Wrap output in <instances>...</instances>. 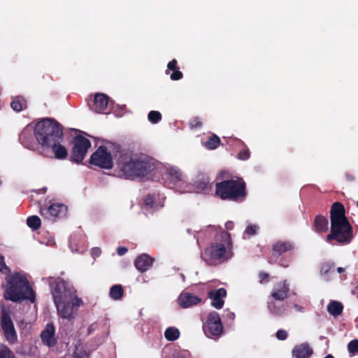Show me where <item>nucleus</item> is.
<instances>
[{"label":"nucleus","mask_w":358,"mask_h":358,"mask_svg":"<svg viewBox=\"0 0 358 358\" xmlns=\"http://www.w3.org/2000/svg\"><path fill=\"white\" fill-rule=\"evenodd\" d=\"M215 194L222 200L243 201L247 196L246 183L242 178L224 180L215 184Z\"/></svg>","instance_id":"39448f33"},{"label":"nucleus","mask_w":358,"mask_h":358,"mask_svg":"<svg viewBox=\"0 0 358 358\" xmlns=\"http://www.w3.org/2000/svg\"><path fill=\"white\" fill-rule=\"evenodd\" d=\"M294 244L289 241H278L272 245L271 255L275 258H278L282 255L293 250Z\"/></svg>","instance_id":"f3484780"},{"label":"nucleus","mask_w":358,"mask_h":358,"mask_svg":"<svg viewBox=\"0 0 358 358\" xmlns=\"http://www.w3.org/2000/svg\"><path fill=\"white\" fill-rule=\"evenodd\" d=\"M206 336L210 338L217 339L223 331V326L219 314L213 311L209 313L206 321L203 324Z\"/></svg>","instance_id":"1a4fd4ad"},{"label":"nucleus","mask_w":358,"mask_h":358,"mask_svg":"<svg viewBox=\"0 0 358 358\" xmlns=\"http://www.w3.org/2000/svg\"><path fill=\"white\" fill-rule=\"evenodd\" d=\"M12 99L13 101L10 103V107L13 110L20 112L27 108V100L24 96H16L15 97H12Z\"/></svg>","instance_id":"a878e982"},{"label":"nucleus","mask_w":358,"mask_h":358,"mask_svg":"<svg viewBox=\"0 0 358 358\" xmlns=\"http://www.w3.org/2000/svg\"><path fill=\"white\" fill-rule=\"evenodd\" d=\"M348 350L351 354H356L358 352V340H352L348 345Z\"/></svg>","instance_id":"ea45409f"},{"label":"nucleus","mask_w":358,"mask_h":358,"mask_svg":"<svg viewBox=\"0 0 358 358\" xmlns=\"http://www.w3.org/2000/svg\"><path fill=\"white\" fill-rule=\"evenodd\" d=\"M34 135L42 148L52 149L56 159L66 158L68 151L61 144L64 138L62 127L57 121L46 117L38 122L34 127Z\"/></svg>","instance_id":"f03ea898"},{"label":"nucleus","mask_w":358,"mask_h":358,"mask_svg":"<svg viewBox=\"0 0 358 358\" xmlns=\"http://www.w3.org/2000/svg\"><path fill=\"white\" fill-rule=\"evenodd\" d=\"M178 303L182 308H188L196 305L201 301V299L191 293H182L178 298Z\"/></svg>","instance_id":"aec40b11"},{"label":"nucleus","mask_w":358,"mask_h":358,"mask_svg":"<svg viewBox=\"0 0 358 358\" xmlns=\"http://www.w3.org/2000/svg\"><path fill=\"white\" fill-rule=\"evenodd\" d=\"M352 294L358 298V285L352 291Z\"/></svg>","instance_id":"6e6d98bb"},{"label":"nucleus","mask_w":358,"mask_h":358,"mask_svg":"<svg viewBox=\"0 0 358 358\" xmlns=\"http://www.w3.org/2000/svg\"><path fill=\"white\" fill-rule=\"evenodd\" d=\"M20 143L26 148L31 150H37L38 149V143L34 141L32 131L29 128H24L19 135Z\"/></svg>","instance_id":"2eb2a0df"},{"label":"nucleus","mask_w":358,"mask_h":358,"mask_svg":"<svg viewBox=\"0 0 358 358\" xmlns=\"http://www.w3.org/2000/svg\"><path fill=\"white\" fill-rule=\"evenodd\" d=\"M344 271H345V269H344L343 267H338V268H337V271H338V273H341L344 272Z\"/></svg>","instance_id":"4d7b16f0"},{"label":"nucleus","mask_w":358,"mask_h":358,"mask_svg":"<svg viewBox=\"0 0 358 358\" xmlns=\"http://www.w3.org/2000/svg\"><path fill=\"white\" fill-rule=\"evenodd\" d=\"M267 308L271 314L282 316L286 310L287 306L282 301L270 299L267 302Z\"/></svg>","instance_id":"4be33fe9"},{"label":"nucleus","mask_w":358,"mask_h":358,"mask_svg":"<svg viewBox=\"0 0 358 358\" xmlns=\"http://www.w3.org/2000/svg\"><path fill=\"white\" fill-rule=\"evenodd\" d=\"M226 296L227 290L223 287L208 292V297L212 300L211 305L216 309H221L223 307L224 303L223 298Z\"/></svg>","instance_id":"a211bd4d"},{"label":"nucleus","mask_w":358,"mask_h":358,"mask_svg":"<svg viewBox=\"0 0 358 358\" xmlns=\"http://www.w3.org/2000/svg\"><path fill=\"white\" fill-rule=\"evenodd\" d=\"M148 120L152 123L156 124L162 120V115L159 111L151 110L148 113Z\"/></svg>","instance_id":"e433bc0d"},{"label":"nucleus","mask_w":358,"mask_h":358,"mask_svg":"<svg viewBox=\"0 0 358 358\" xmlns=\"http://www.w3.org/2000/svg\"><path fill=\"white\" fill-rule=\"evenodd\" d=\"M335 264L331 262H325L322 264L320 268V273L322 275H327L334 271Z\"/></svg>","instance_id":"f704fd0d"},{"label":"nucleus","mask_w":358,"mask_h":358,"mask_svg":"<svg viewBox=\"0 0 358 358\" xmlns=\"http://www.w3.org/2000/svg\"><path fill=\"white\" fill-rule=\"evenodd\" d=\"M220 144V138L215 134L210 136L207 141L205 143V146L210 149H216Z\"/></svg>","instance_id":"473e14b6"},{"label":"nucleus","mask_w":358,"mask_h":358,"mask_svg":"<svg viewBox=\"0 0 358 358\" xmlns=\"http://www.w3.org/2000/svg\"><path fill=\"white\" fill-rule=\"evenodd\" d=\"M124 295V289L121 285H113L110 289L109 296L113 300H120Z\"/></svg>","instance_id":"c85d7f7f"},{"label":"nucleus","mask_w":358,"mask_h":358,"mask_svg":"<svg viewBox=\"0 0 358 358\" xmlns=\"http://www.w3.org/2000/svg\"><path fill=\"white\" fill-rule=\"evenodd\" d=\"M259 229V228L257 224L249 225L246 227L244 231V236H248V237L254 236L257 233Z\"/></svg>","instance_id":"58836bf2"},{"label":"nucleus","mask_w":358,"mask_h":358,"mask_svg":"<svg viewBox=\"0 0 358 358\" xmlns=\"http://www.w3.org/2000/svg\"><path fill=\"white\" fill-rule=\"evenodd\" d=\"M165 338L169 341H174L180 336V331L176 327H168L164 332Z\"/></svg>","instance_id":"2f4dec72"},{"label":"nucleus","mask_w":358,"mask_h":358,"mask_svg":"<svg viewBox=\"0 0 358 358\" xmlns=\"http://www.w3.org/2000/svg\"><path fill=\"white\" fill-rule=\"evenodd\" d=\"M71 143L73 148L71 150V160L79 164L83 162L88 150L90 148L91 142L87 138L81 135H77L73 138Z\"/></svg>","instance_id":"6e6552de"},{"label":"nucleus","mask_w":358,"mask_h":358,"mask_svg":"<svg viewBox=\"0 0 358 358\" xmlns=\"http://www.w3.org/2000/svg\"><path fill=\"white\" fill-rule=\"evenodd\" d=\"M345 177H346V179L350 182H352L355 180V176L349 173H347L345 174Z\"/></svg>","instance_id":"5fc2aeb1"},{"label":"nucleus","mask_w":358,"mask_h":358,"mask_svg":"<svg viewBox=\"0 0 358 358\" xmlns=\"http://www.w3.org/2000/svg\"><path fill=\"white\" fill-rule=\"evenodd\" d=\"M288 334L284 329H279L276 332V338L280 341H285L287 339Z\"/></svg>","instance_id":"de8ad7c7"},{"label":"nucleus","mask_w":358,"mask_h":358,"mask_svg":"<svg viewBox=\"0 0 358 358\" xmlns=\"http://www.w3.org/2000/svg\"><path fill=\"white\" fill-rule=\"evenodd\" d=\"M289 287L287 280H283L275 284L271 292V299L283 301L288 298Z\"/></svg>","instance_id":"4468645a"},{"label":"nucleus","mask_w":358,"mask_h":358,"mask_svg":"<svg viewBox=\"0 0 358 358\" xmlns=\"http://www.w3.org/2000/svg\"><path fill=\"white\" fill-rule=\"evenodd\" d=\"M9 271V268L5 263L4 257L0 255V271L2 273H5L6 271Z\"/></svg>","instance_id":"09e8293b"},{"label":"nucleus","mask_w":358,"mask_h":358,"mask_svg":"<svg viewBox=\"0 0 358 358\" xmlns=\"http://www.w3.org/2000/svg\"><path fill=\"white\" fill-rule=\"evenodd\" d=\"M183 76L182 73L179 70V68L173 71L171 74L170 78L172 80H179Z\"/></svg>","instance_id":"49530a36"},{"label":"nucleus","mask_w":358,"mask_h":358,"mask_svg":"<svg viewBox=\"0 0 358 358\" xmlns=\"http://www.w3.org/2000/svg\"><path fill=\"white\" fill-rule=\"evenodd\" d=\"M67 208L62 203H52L48 207H41L40 214L45 219L54 220L56 217H59L65 214Z\"/></svg>","instance_id":"9b49d317"},{"label":"nucleus","mask_w":358,"mask_h":358,"mask_svg":"<svg viewBox=\"0 0 358 358\" xmlns=\"http://www.w3.org/2000/svg\"><path fill=\"white\" fill-rule=\"evenodd\" d=\"M357 207H358V201H357Z\"/></svg>","instance_id":"052dcab7"},{"label":"nucleus","mask_w":358,"mask_h":358,"mask_svg":"<svg viewBox=\"0 0 358 358\" xmlns=\"http://www.w3.org/2000/svg\"><path fill=\"white\" fill-rule=\"evenodd\" d=\"M6 340L10 344H14L17 340L15 327L3 330Z\"/></svg>","instance_id":"7c9ffc66"},{"label":"nucleus","mask_w":358,"mask_h":358,"mask_svg":"<svg viewBox=\"0 0 358 358\" xmlns=\"http://www.w3.org/2000/svg\"><path fill=\"white\" fill-rule=\"evenodd\" d=\"M294 306H295V308H296L298 310H301L303 309V308H302V307H301V306H298V305H296V304Z\"/></svg>","instance_id":"13d9d810"},{"label":"nucleus","mask_w":358,"mask_h":358,"mask_svg":"<svg viewBox=\"0 0 358 358\" xmlns=\"http://www.w3.org/2000/svg\"><path fill=\"white\" fill-rule=\"evenodd\" d=\"M259 282L260 284H266L270 281V275L268 273L260 271L258 274Z\"/></svg>","instance_id":"a19ab883"},{"label":"nucleus","mask_w":358,"mask_h":358,"mask_svg":"<svg viewBox=\"0 0 358 358\" xmlns=\"http://www.w3.org/2000/svg\"><path fill=\"white\" fill-rule=\"evenodd\" d=\"M1 327L3 330L14 327L10 314L3 311L0 317Z\"/></svg>","instance_id":"c756f323"},{"label":"nucleus","mask_w":358,"mask_h":358,"mask_svg":"<svg viewBox=\"0 0 358 358\" xmlns=\"http://www.w3.org/2000/svg\"><path fill=\"white\" fill-rule=\"evenodd\" d=\"M55 304L59 317L64 319L71 320L73 318V308L70 303V299H65L60 295H56Z\"/></svg>","instance_id":"f8f14e48"},{"label":"nucleus","mask_w":358,"mask_h":358,"mask_svg":"<svg viewBox=\"0 0 358 358\" xmlns=\"http://www.w3.org/2000/svg\"><path fill=\"white\" fill-rule=\"evenodd\" d=\"M41 341L48 347H55L57 341L55 338V327L52 323H48L41 334Z\"/></svg>","instance_id":"dca6fc26"},{"label":"nucleus","mask_w":358,"mask_h":358,"mask_svg":"<svg viewBox=\"0 0 358 358\" xmlns=\"http://www.w3.org/2000/svg\"><path fill=\"white\" fill-rule=\"evenodd\" d=\"M109 97L103 93H96L91 102L88 103L90 109L99 113H108Z\"/></svg>","instance_id":"ddd939ff"},{"label":"nucleus","mask_w":358,"mask_h":358,"mask_svg":"<svg viewBox=\"0 0 358 358\" xmlns=\"http://www.w3.org/2000/svg\"><path fill=\"white\" fill-rule=\"evenodd\" d=\"M347 219L344 206L341 202H335L330 210L331 221Z\"/></svg>","instance_id":"5701e85b"},{"label":"nucleus","mask_w":358,"mask_h":358,"mask_svg":"<svg viewBox=\"0 0 358 358\" xmlns=\"http://www.w3.org/2000/svg\"><path fill=\"white\" fill-rule=\"evenodd\" d=\"M143 207L144 209L148 210H156L158 208L159 206L155 201V197L152 194H148L145 196L143 199Z\"/></svg>","instance_id":"cd10ccee"},{"label":"nucleus","mask_w":358,"mask_h":358,"mask_svg":"<svg viewBox=\"0 0 358 358\" xmlns=\"http://www.w3.org/2000/svg\"><path fill=\"white\" fill-rule=\"evenodd\" d=\"M343 310V304L336 301H331L329 302V303L327 305V311L331 315H333L334 317H337L340 315L342 314Z\"/></svg>","instance_id":"bb28decb"},{"label":"nucleus","mask_w":358,"mask_h":358,"mask_svg":"<svg viewBox=\"0 0 358 358\" xmlns=\"http://www.w3.org/2000/svg\"><path fill=\"white\" fill-rule=\"evenodd\" d=\"M90 163L101 169H112L113 162L111 151H108L107 147L104 145L99 146L91 155Z\"/></svg>","instance_id":"9d476101"},{"label":"nucleus","mask_w":358,"mask_h":358,"mask_svg":"<svg viewBox=\"0 0 358 358\" xmlns=\"http://www.w3.org/2000/svg\"><path fill=\"white\" fill-rule=\"evenodd\" d=\"M194 186L200 192L206 194L211 190L212 182L208 176L205 174H200L194 181Z\"/></svg>","instance_id":"412c9836"},{"label":"nucleus","mask_w":358,"mask_h":358,"mask_svg":"<svg viewBox=\"0 0 358 358\" xmlns=\"http://www.w3.org/2000/svg\"><path fill=\"white\" fill-rule=\"evenodd\" d=\"M250 156V154L248 149H243L241 150L238 154V158L241 160H246L249 159Z\"/></svg>","instance_id":"a18cd8bd"},{"label":"nucleus","mask_w":358,"mask_h":358,"mask_svg":"<svg viewBox=\"0 0 358 358\" xmlns=\"http://www.w3.org/2000/svg\"><path fill=\"white\" fill-rule=\"evenodd\" d=\"M112 146L117 169L121 177L134 180L146 176L155 169V163L150 157L122 150L117 144Z\"/></svg>","instance_id":"f257e3e1"},{"label":"nucleus","mask_w":358,"mask_h":358,"mask_svg":"<svg viewBox=\"0 0 358 358\" xmlns=\"http://www.w3.org/2000/svg\"><path fill=\"white\" fill-rule=\"evenodd\" d=\"M48 282L51 288L54 302H55V299H57L56 294L65 298V299H70L73 294L76 292L73 286L69 281H66L59 277L56 278L50 277Z\"/></svg>","instance_id":"0eeeda50"},{"label":"nucleus","mask_w":358,"mask_h":358,"mask_svg":"<svg viewBox=\"0 0 358 358\" xmlns=\"http://www.w3.org/2000/svg\"><path fill=\"white\" fill-rule=\"evenodd\" d=\"M169 175L171 179L174 182H178L181 180L182 174L178 170H176L173 168H171L169 170Z\"/></svg>","instance_id":"4c0bfd02"},{"label":"nucleus","mask_w":358,"mask_h":358,"mask_svg":"<svg viewBox=\"0 0 358 358\" xmlns=\"http://www.w3.org/2000/svg\"><path fill=\"white\" fill-rule=\"evenodd\" d=\"M352 227L348 219L331 221V231L327 241L336 240L340 243H349L352 239Z\"/></svg>","instance_id":"423d86ee"},{"label":"nucleus","mask_w":358,"mask_h":358,"mask_svg":"<svg viewBox=\"0 0 358 358\" xmlns=\"http://www.w3.org/2000/svg\"><path fill=\"white\" fill-rule=\"evenodd\" d=\"M0 358H15L14 353L6 345H0Z\"/></svg>","instance_id":"c9c22d12"},{"label":"nucleus","mask_w":358,"mask_h":358,"mask_svg":"<svg viewBox=\"0 0 358 358\" xmlns=\"http://www.w3.org/2000/svg\"><path fill=\"white\" fill-rule=\"evenodd\" d=\"M128 250L125 247H119L117 250V252L120 256H122L127 252Z\"/></svg>","instance_id":"3c124183"},{"label":"nucleus","mask_w":358,"mask_h":358,"mask_svg":"<svg viewBox=\"0 0 358 358\" xmlns=\"http://www.w3.org/2000/svg\"><path fill=\"white\" fill-rule=\"evenodd\" d=\"M231 246L230 234L221 231L215 235L214 242L205 249L202 258L208 265L215 266L229 258L227 250H230Z\"/></svg>","instance_id":"7ed1b4c3"},{"label":"nucleus","mask_w":358,"mask_h":358,"mask_svg":"<svg viewBox=\"0 0 358 358\" xmlns=\"http://www.w3.org/2000/svg\"><path fill=\"white\" fill-rule=\"evenodd\" d=\"M324 358H334V357L332 355L329 354L327 356H325Z\"/></svg>","instance_id":"bf43d9fd"},{"label":"nucleus","mask_w":358,"mask_h":358,"mask_svg":"<svg viewBox=\"0 0 358 358\" xmlns=\"http://www.w3.org/2000/svg\"><path fill=\"white\" fill-rule=\"evenodd\" d=\"M101 253V250L99 248H93L91 251V255L93 257H99Z\"/></svg>","instance_id":"8fccbe9b"},{"label":"nucleus","mask_w":358,"mask_h":358,"mask_svg":"<svg viewBox=\"0 0 358 358\" xmlns=\"http://www.w3.org/2000/svg\"><path fill=\"white\" fill-rule=\"evenodd\" d=\"M329 222L326 217L317 215L313 222V227L317 233H325L328 231Z\"/></svg>","instance_id":"393cba45"},{"label":"nucleus","mask_w":358,"mask_h":358,"mask_svg":"<svg viewBox=\"0 0 358 358\" xmlns=\"http://www.w3.org/2000/svg\"><path fill=\"white\" fill-rule=\"evenodd\" d=\"M313 352L312 348L307 343L296 345L292 350V355L296 358H310Z\"/></svg>","instance_id":"b1692460"},{"label":"nucleus","mask_w":358,"mask_h":358,"mask_svg":"<svg viewBox=\"0 0 358 358\" xmlns=\"http://www.w3.org/2000/svg\"><path fill=\"white\" fill-rule=\"evenodd\" d=\"M154 259L148 254H142L138 256L135 261L134 265L137 270L141 273L148 271L152 265Z\"/></svg>","instance_id":"6ab92c4d"},{"label":"nucleus","mask_w":358,"mask_h":358,"mask_svg":"<svg viewBox=\"0 0 358 358\" xmlns=\"http://www.w3.org/2000/svg\"><path fill=\"white\" fill-rule=\"evenodd\" d=\"M225 227L227 230H232L234 229V222L231 221H228L225 224Z\"/></svg>","instance_id":"864d4df0"},{"label":"nucleus","mask_w":358,"mask_h":358,"mask_svg":"<svg viewBox=\"0 0 358 358\" xmlns=\"http://www.w3.org/2000/svg\"><path fill=\"white\" fill-rule=\"evenodd\" d=\"M9 287L5 293V298L13 302H21L29 300L31 303L36 301V294L24 275L15 273L8 282Z\"/></svg>","instance_id":"20e7f679"},{"label":"nucleus","mask_w":358,"mask_h":358,"mask_svg":"<svg viewBox=\"0 0 358 358\" xmlns=\"http://www.w3.org/2000/svg\"><path fill=\"white\" fill-rule=\"evenodd\" d=\"M172 358H186L184 352H178L173 355Z\"/></svg>","instance_id":"603ef678"},{"label":"nucleus","mask_w":358,"mask_h":358,"mask_svg":"<svg viewBox=\"0 0 358 358\" xmlns=\"http://www.w3.org/2000/svg\"><path fill=\"white\" fill-rule=\"evenodd\" d=\"M70 303L73 308L80 307L83 305V301L80 298L78 297L76 292L73 294V296L70 299Z\"/></svg>","instance_id":"79ce46f5"},{"label":"nucleus","mask_w":358,"mask_h":358,"mask_svg":"<svg viewBox=\"0 0 358 358\" xmlns=\"http://www.w3.org/2000/svg\"><path fill=\"white\" fill-rule=\"evenodd\" d=\"M179 67L178 66V62L176 59H173L171 61H170L167 64V70L166 71V73H169V71H175Z\"/></svg>","instance_id":"c03bdc74"},{"label":"nucleus","mask_w":358,"mask_h":358,"mask_svg":"<svg viewBox=\"0 0 358 358\" xmlns=\"http://www.w3.org/2000/svg\"><path fill=\"white\" fill-rule=\"evenodd\" d=\"M41 224V219L36 215H32L27 219V224L33 230H37L40 228Z\"/></svg>","instance_id":"72a5a7b5"},{"label":"nucleus","mask_w":358,"mask_h":358,"mask_svg":"<svg viewBox=\"0 0 358 358\" xmlns=\"http://www.w3.org/2000/svg\"><path fill=\"white\" fill-rule=\"evenodd\" d=\"M202 126V122L198 117H194L189 122V127L191 129L200 128Z\"/></svg>","instance_id":"37998d69"}]
</instances>
